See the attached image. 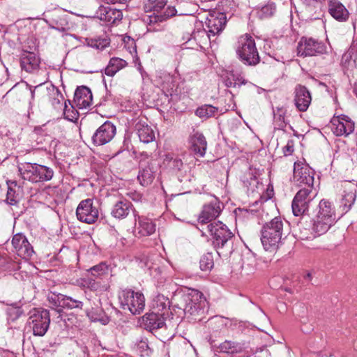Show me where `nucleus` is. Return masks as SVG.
<instances>
[{"label":"nucleus","instance_id":"obj_27","mask_svg":"<svg viewBox=\"0 0 357 357\" xmlns=\"http://www.w3.org/2000/svg\"><path fill=\"white\" fill-rule=\"evenodd\" d=\"M328 12L334 19L339 22H346L349 16L347 9L338 0L328 1Z\"/></svg>","mask_w":357,"mask_h":357},{"label":"nucleus","instance_id":"obj_12","mask_svg":"<svg viewBox=\"0 0 357 357\" xmlns=\"http://www.w3.org/2000/svg\"><path fill=\"white\" fill-rule=\"evenodd\" d=\"M76 215L80 222L93 224L98 219L99 212L98 208L93 205V199H86L81 201L78 204Z\"/></svg>","mask_w":357,"mask_h":357},{"label":"nucleus","instance_id":"obj_46","mask_svg":"<svg viewBox=\"0 0 357 357\" xmlns=\"http://www.w3.org/2000/svg\"><path fill=\"white\" fill-rule=\"evenodd\" d=\"M137 349L141 353V356L149 354V345L146 339L137 340L135 343Z\"/></svg>","mask_w":357,"mask_h":357},{"label":"nucleus","instance_id":"obj_25","mask_svg":"<svg viewBox=\"0 0 357 357\" xmlns=\"http://www.w3.org/2000/svg\"><path fill=\"white\" fill-rule=\"evenodd\" d=\"M50 25L59 31L70 29L68 15L62 10H56L51 14L49 20Z\"/></svg>","mask_w":357,"mask_h":357},{"label":"nucleus","instance_id":"obj_24","mask_svg":"<svg viewBox=\"0 0 357 357\" xmlns=\"http://www.w3.org/2000/svg\"><path fill=\"white\" fill-rule=\"evenodd\" d=\"M191 151L197 156L203 157L206 153L207 142L202 133L196 132L189 138Z\"/></svg>","mask_w":357,"mask_h":357},{"label":"nucleus","instance_id":"obj_33","mask_svg":"<svg viewBox=\"0 0 357 357\" xmlns=\"http://www.w3.org/2000/svg\"><path fill=\"white\" fill-rule=\"evenodd\" d=\"M245 349V344L231 340H225L217 348L218 352L234 354H239Z\"/></svg>","mask_w":357,"mask_h":357},{"label":"nucleus","instance_id":"obj_31","mask_svg":"<svg viewBox=\"0 0 357 357\" xmlns=\"http://www.w3.org/2000/svg\"><path fill=\"white\" fill-rule=\"evenodd\" d=\"M156 169L153 163H148L144 167H141L139 172L137 178L139 183L143 186H147L153 181L155 178Z\"/></svg>","mask_w":357,"mask_h":357},{"label":"nucleus","instance_id":"obj_26","mask_svg":"<svg viewBox=\"0 0 357 357\" xmlns=\"http://www.w3.org/2000/svg\"><path fill=\"white\" fill-rule=\"evenodd\" d=\"M143 324L146 330L152 332L165 326V316L152 311L144 315Z\"/></svg>","mask_w":357,"mask_h":357},{"label":"nucleus","instance_id":"obj_36","mask_svg":"<svg viewBox=\"0 0 357 357\" xmlns=\"http://www.w3.org/2000/svg\"><path fill=\"white\" fill-rule=\"evenodd\" d=\"M126 65L127 62L125 60L118 57H113L109 60L108 65L104 70V72L106 75L112 77L118 71L126 66Z\"/></svg>","mask_w":357,"mask_h":357},{"label":"nucleus","instance_id":"obj_34","mask_svg":"<svg viewBox=\"0 0 357 357\" xmlns=\"http://www.w3.org/2000/svg\"><path fill=\"white\" fill-rule=\"evenodd\" d=\"M176 10L174 7L169 6L162 14H152L148 16L146 22L149 24H154L158 22L166 21L169 17L176 15Z\"/></svg>","mask_w":357,"mask_h":357},{"label":"nucleus","instance_id":"obj_49","mask_svg":"<svg viewBox=\"0 0 357 357\" xmlns=\"http://www.w3.org/2000/svg\"><path fill=\"white\" fill-rule=\"evenodd\" d=\"M167 1L166 0H155L153 1L152 4V9L153 11V14H162L160 13L161 10L163 9L166 5Z\"/></svg>","mask_w":357,"mask_h":357},{"label":"nucleus","instance_id":"obj_9","mask_svg":"<svg viewBox=\"0 0 357 357\" xmlns=\"http://www.w3.org/2000/svg\"><path fill=\"white\" fill-rule=\"evenodd\" d=\"M317 194L314 187L302 188L298 190L291 203L293 214L295 216H301L307 212Z\"/></svg>","mask_w":357,"mask_h":357},{"label":"nucleus","instance_id":"obj_44","mask_svg":"<svg viewBox=\"0 0 357 357\" xmlns=\"http://www.w3.org/2000/svg\"><path fill=\"white\" fill-rule=\"evenodd\" d=\"M107 271L108 266L105 263L103 262L94 266L89 269V272L91 273V275L94 277H100L107 274Z\"/></svg>","mask_w":357,"mask_h":357},{"label":"nucleus","instance_id":"obj_35","mask_svg":"<svg viewBox=\"0 0 357 357\" xmlns=\"http://www.w3.org/2000/svg\"><path fill=\"white\" fill-rule=\"evenodd\" d=\"M169 301L162 295H158L153 301L152 311L163 316L168 315Z\"/></svg>","mask_w":357,"mask_h":357},{"label":"nucleus","instance_id":"obj_37","mask_svg":"<svg viewBox=\"0 0 357 357\" xmlns=\"http://www.w3.org/2000/svg\"><path fill=\"white\" fill-rule=\"evenodd\" d=\"M218 112V107L211 105H204L196 109L195 114L200 119L206 120L215 116Z\"/></svg>","mask_w":357,"mask_h":357},{"label":"nucleus","instance_id":"obj_55","mask_svg":"<svg viewBox=\"0 0 357 357\" xmlns=\"http://www.w3.org/2000/svg\"><path fill=\"white\" fill-rule=\"evenodd\" d=\"M40 85H41V84H39V85H38V86H35L33 89H31V98H32V99H33V98H34V96H35V91H36V89L38 87H39Z\"/></svg>","mask_w":357,"mask_h":357},{"label":"nucleus","instance_id":"obj_50","mask_svg":"<svg viewBox=\"0 0 357 357\" xmlns=\"http://www.w3.org/2000/svg\"><path fill=\"white\" fill-rule=\"evenodd\" d=\"M22 314V310L20 307L10 308L8 310V314H9L10 319H12L13 321H14L15 319H16L18 317H20Z\"/></svg>","mask_w":357,"mask_h":357},{"label":"nucleus","instance_id":"obj_41","mask_svg":"<svg viewBox=\"0 0 357 357\" xmlns=\"http://www.w3.org/2000/svg\"><path fill=\"white\" fill-rule=\"evenodd\" d=\"M213 265L214 262L211 254L207 253L202 257L199 261V266L202 271H209L213 268Z\"/></svg>","mask_w":357,"mask_h":357},{"label":"nucleus","instance_id":"obj_18","mask_svg":"<svg viewBox=\"0 0 357 357\" xmlns=\"http://www.w3.org/2000/svg\"><path fill=\"white\" fill-rule=\"evenodd\" d=\"M226 22V15L222 13L210 15L206 22L208 38H210L211 35L215 36L221 33L225 26Z\"/></svg>","mask_w":357,"mask_h":357},{"label":"nucleus","instance_id":"obj_19","mask_svg":"<svg viewBox=\"0 0 357 357\" xmlns=\"http://www.w3.org/2000/svg\"><path fill=\"white\" fill-rule=\"evenodd\" d=\"M12 244L19 256L24 258L32 256L33 253V248L22 234H15L12 239Z\"/></svg>","mask_w":357,"mask_h":357},{"label":"nucleus","instance_id":"obj_30","mask_svg":"<svg viewBox=\"0 0 357 357\" xmlns=\"http://www.w3.org/2000/svg\"><path fill=\"white\" fill-rule=\"evenodd\" d=\"M132 204L128 200H120L113 206L111 214L115 218L123 219L132 211Z\"/></svg>","mask_w":357,"mask_h":357},{"label":"nucleus","instance_id":"obj_29","mask_svg":"<svg viewBox=\"0 0 357 357\" xmlns=\"http://www.w3.org/2000/svg\"><path fill=\"white\" fill-rule=\"evenodd\" d=\"M135 129L137 131L139 140L145 144L155 139V132L145 122L139 121L136 123Z\"/></svg>","mask_w":357,"mask_h":357},{"label":"nucleus","instance_id":"obj_52","mask_svg":"<svg viewBox=\"0 0 357 357\" xmlns=\"http://www.w3.org/2000/svg\"><path fill=\"white\" fill-rule=\"evenodd\" d=\"M350 49H351L356 53V56H355V58L354 59V61L355 63H356L357 62V37L354 39L352 45L350 47Z\"/></svg>","mask_w":357,"mask_h":357},{"label":"nucleus","instance_id":"obj_3","mask_svg":"<svg viewBox=\"0 0 357 357\" xmlns=\"http://www.w3.org/2000/svg\"><path fill=\"white\" fill-rule=\"evenodd\" d=\"M336 222L335 209L331 202L321 200L319 204V211L312 219V229L317 236L325 234Z\"/></svg>","mask_w":357,"mask_h":357},{"label":"nucleus","instance_id":"obj_53","mask_svg":"<svg viewBox=\"0 0 357 357\" xmlns=\"http://www.w3.org/2000/svg\"><path fill=\"white\" fill-rule=\"evenodd\" d=\"M174 167H176L178 169H181V167L182 166L183 163L181 160H174Z\"/></svg>","mask_w":357,"mask_h":357},{"label":"nucleus","instance_id":"obj_32","mask_svg":"<svg viewBox=\"0 0 357 357\" xmlns=\"http://www.w3.org/2000/svg\"><path fill=\"white\" fill-rule=\"evenodd\" d=\"M135 220H138L137 231L142 236H150L155 231V225L153 221L144 216H139L135 213Z\"/></svg>","mask_w":357,"mask_h":357},{"label":"nucleus","instance_id":"obj_6","mask_svg":"<svg viewBox=\"0 0 357 357\" xmlns=\"http://www.w3.org/2000/svg\"><path fill=\"white\" fill-rule=\"evenodd\" d=\"M205 299L203 294L196 289H191L181 296L176 306L182 310L186 316H197L203 312Z\"/></svg>","mask_w":357,"mask_h":357},{"label":"nucleus","instance_id":"obj_40","mask_svg":"<svg viewBox=\"0 0 357 357\" xmlns=\"http://www.w3.org/2000/svg\"><path fill=\"white\" fill-rule=\"evenodd\" d=\"M276 10L275 4L268 2L258 11V16L261 19H266L273 16Z\"/></svg>","mask_w":357,"mask_h":357},{"label":"nucleus","instance_id":"obj_10","mask_svg":"<svg viewBox=\"0 0 357 357\" xmlns=\"http://www.w3.org/2000/svg\"><path fill=\"white\" fill-rule=\"evenodd\" d=\"M50 315L47 310L33 309L29 312L28 325L32 329L35 336H43L50 326Z\"/></svg>","mask_w":357,"mask_h":357},{"label":"nucleus","instance_id":"obj_54","mask_svg":"<svg viewBox=\"0 0 357 357\" xmlns=\"http://www.w3.org/2000/svg\"><path fill=\"white\" fill-rule=\"evenodd\" d=\"M305 280L310 281L312 278V275L310 272L307 273L304 276Z\"/></svg>","mask_w":357,"mask_h":357},{"label":"nucleus","instance_id":"obj_47","mask_svg":"<svg viewBox=\"0 0 357 357\" xmlns=\"http://www.w3.org/2000/svg\"><path fill=\"white\" fill-rule=\"evenodd\" d=\"M303 3L305 6L306 8L312 12L313 10L316 11L318 8L321 7V0H302Z\"/></svg>","mask_w":357,"mask_h":357},{"label":"nucleus","instance_id":"obj_8","mask_svg":"<svg viewBox=\"0 0 357 357\" xmlns=\"http://www.w3.org/2000/svg\"><path fill=\"white\" fill-rule=\"evenodd\" d=\"M121 307L129 310L132 314H139L144 309L145 298L143 294L130 289L122 290L119 294Z\"/></svg>","mask_w":357,"mask_h":357},{"label":"nucleus","instance_id":"obj_28","mask_svg":"<svg viewBox=\"0 0 357 357\" xmlns=\"http://www.w3.org/2000/svg\"><path fill=\"white\" fill-rule=\"evenodd\" d=\"M8 190L6 201L11 206H16L22 196V188L16 181H7Z\"/></svg>","mask_w":357,"mask_h":357},{"label":"nucleus","instance_id":"obj_43","mask_svg":"<svg viewBox=\"0 0 357 357\" xmlns=\"http://www.w3.org/2000/svg\"><path fill=\"white\" fill-rule=\"evenodd\" d=\"M356 53L354 52L351 49L349 48V50L345 52L341 59L342 64L345 67H349L351 66L354 63L355 66L357 65V62L355 63L354 61V59L355 58Z\"/></svg>","mask_w":357,"mask_h":357},{"label":"nucleus","instance_id":"obj_2","mask_svg":"<svg viewBox=\"0 0 357 357\" xmlns=\"http://www.w3.org/2000/svg\"><path fill=\"white\" fill-rule=\"evenodd\" d=\"M286 236L284 222L280 217H276L265 223L261 229V241L266 251L276 250Z\"/></svg>","mask_w":357,"mask_h":357},{"label":"nucleus","instance_id":"obj_56","mask_svg":"<svg viewBox=\"0 0 357 357\" xmlns=\"http://www.w3.org/2000/svg\"><path fill=\"white\" fill-rule=\"evenodd\" d=\"M218 319H219L222 323H223V322H225V321H227V319H224V318H222V317H220V318H218Z\"/></svg>","mask_w":357,"mask_h":357},{"label":"nucleus","instance_id":"obj_17","mask_svg":"<svg viewBox=\"0 0 357 357\" xmlns=\"http://www.w3.org/2000/svg\"><path fill=\"white\" fill-rule=\"evenodd\" d=\"M343 192L340 207L344 213L348 212L355 202L357 193V185L351 181H344L342 184Z\"/></svg>","mask_w":357,"mask_h":357},{"label":"nucleus","instance_id":"obj_1","mask_svg":"<svg viewBox=\"0 0 357 357\" xmlns=\"http://www.w3.org/2000/svg\"><path fill=\"white\" fill-rule=\"evenodd\" d=\"M212 236V243L220 257H228L234 251L235 236L222 222H213L206 226L205 235Z\"/></svg>","mask_w":357,"mask_h":357},{"label":"nucleus","instance_id":"obj_20","mask_svg":"<svg viewBox=\"0 0 357 357\" xmlns=\"http://www.w3.org/2000/svg\"><path fill=\"white\" fill-rule=\"evenodd\" d=\"M93 101L92 93L89 88L81 86L77 88L74 95V102L79 109L89 107Z\"/></svg>","mask_w":357,"mask_h":357},{"label":"nucleus","instance_id":"obj_42","mask_svg":"<svg viewBox=\"0 0 357 357\" xmlns=\"http://www.w3.org/2000/svg\"><path fill=\"white\" fill-rule=\"evenodd\" d=\"M84 286L91 291H101L104 289L100 280H96L93 278L88 277L84 280Z\"/></svg>","mask_w":357,"mask_h":357},{"label":"nucleus","instance_id":"obj_4","mask_svg":"<svg viewBox=\"0 0 357 357\" xmlns=\"http://www.w3.org/2000/svg\"><path fill=\"white\" fill-rule=\"evenodd\" d=\"M236 52L240 61L246 66H255L260 61L255 39L248 33L238 38Z\"/></svg>","mask_w":357,"mask_h":357},{"label":"nucleus","instance_id":"obj_13","mask_svg":"<svg viewBox=\"0 0 357 357\" xmlns=\"http://www.w3.org/2000/svg\"><path fill=\"white\" fill-rule=\"evenodd\" d=\"M314 170L306 164L295 162L294 166V181L303 188L314 187Z\"/></svg>","mask_w":357,"mask_h":357},{"label":"nucleus","instance_id":"obj_21","mask_svg":"<svg viewBox=\"0 0 357 357\" xmlns=\"http://www.w3.org/2000/svg\"><path fill=\"white\" fill-rule=\"evenodd\" d=\"M97 17L108 24H115L123 18V13L121 10L112 8L109 6H100L97 12Z\"/></svg>","mask_w":357,"mask_h":357},{"label":"nucleus","instance_id":"obj_16","mask_svg":"<svg viewBox=\"0 0 357 357\" xmlns=\"http://www.w3.org/2000/svg\"><path fill=\"white\" fill-rule=\"evenodd\" d=\"M115 134V126L109 121H106L94 132L92 136V142L96 146L104 145L109 142Z\"/></svg>","mask_w":357,"mask_h":357},{"label":"nucleus","instance_id":"obj_14","mask_svg":"<svg viewBox=\"0 0 357 357\" xmlns=\"http://www.w3.org/2000/svg\"><path fill=\"white\" fill-rule=\"evenodd\" d=\"M221 212L220 203L215 202H211L204 206L201 214L198 218V229L202 232V235H205L206 226L211 223Z\"/></svg>","mask_w":357,"mask_h":357},{"label":"nucleus","instance_id":"obj_45","mask_svg":"<svg viewBox=\"0 0 357 357\" xmlns=\"http://www.w3.org/2000/svg\"><path fill=\"white\" fill-rule=\"evenodd\" d=\"M237 79L234 77L233 73H227V75L223 77V82L225 85L228 88H236L240 84L237 82Z\"/></svg>","mask_w":357,"mask_h":357},{"label":"nucleus","instance_id":"obj_23","mask_svg":"<svg viewBox=\"0 0 357 357\" xmlns=\"http://www.w3.org/2000/svg\"><path fill=\"white\" fill-rule=\"evenodd\" d=\"M312 98L305 86L298 85L295 89V105L301 112H305L309 107Z\"/></svg>","mask_w":357,"mask_h":357},{"label":"nucleus","instance_id":"obj_51","mask_svg":"<svg viewBox=\"0 0 357 357\" xmlns=\"http://www.w3.org/2000/svg\"><path fill=\"white\" fill-rule=\"evenodd\" d=\"M294 151V144L292 141H289L287 145L283 148L284 155H289Z\"/></svg>","mask_w":357,"mask_h":357},{"label":"nucleus","instance_id":"obj_39","mask_svg":"<svg viewBox=\"0 0 357 357\" xmlns=\"http://www.w3.org/2000/svg\"><path fill=\"white\" fill-rule=\"evenodd\" d=\"M48 96L49 100L54 107L60 105L64 99L62 93L54 86L48 89Z\"/></svg>","mask_w":357,"mask_h":357},{"label":"nucleus","instance_id":"obj_15","mask_svg":"<svg viewBox=\"0 0 357 357\" xmlns=\"http://www.w3.org/2000/svg\"><path fill=\"white\" fill-rule=\"evenodd\" d=\"M331 129L336 136H348L355 128V123L347 115L334 116L331 120Z\"/></svg>","mask_w":357,"mask_h":357},{"label":"nucleus","instance_id":"obj_22","mask_svg":"<svg viewBox=\"0 0 357 357\" xmlns=\"http://www.w3.org/2000/svg\"><path fill=\"white\" fill-rule=\"evenodd\" d=\"M40 63V58L33 52L25 51L21 55L20 66L26 72H36L39 68Z\"/></svg>","mask_w":357,"mask_h":357},{"label":"nucleus","instance_id":"obj_38","mask_svg":"<svg viewBox=\"0 0 357 357\" xmlns=\"http://www.w3.org/2000/svg\"><path fill=\"white\" fill-rule=\"evenodd\" d=\"M87 316L93 321H100L102 324L106 325L109 323V319L106 316L102 309H92L86 312Z\"/></svg>","mask_w":357,"mask_h":357},{"label":"nucleus","instance_id":"obj_11","mask_svg":"<svg viewBox=\"0 0 357 357\" xmlns=\"http://www.w3.org/2000/svg\"><path fill=\"white\" fill-rule=\"evenodd\" d=\"M327 52L326 45L317 39L311 37L301 38L297 45V54L298 56H314Z\"/></svg>","mask_w":357,"mask_h":357},{"label":"nucleus","instance_id":"obj_5","mask_svg":"<svg viewBox=\"0 0 357 357\" xmlns=\"http://www.w3.org/2000/svg\"><path fill=\"white\" fill-rule=\"evenodd\" d=\"M48 299L50 303L54 306L51 309L52 316L56 315L55 321L57 323L60 321L66 322V315L63 312V309L82 310L84 305L81 301L61 294L50 296Z\"/></svg>","mask_w":357,"mask_h":357},{"label":"nucleus","instance_id":"obj_48","mask_svg":"<svg viewBox=\"0 0 357 357\" xmlns=\"http://www.w3.org/2000/svg\"><path fill=\"white\" fill-rule=\"evenodd\" d=\"M73 106L70 108H68L66 102H65V106L63 108V115L65 119L68 121H73L77 119V113L75 112L73 109H72Z\"/></svg>","mask_w":357,"mask_h":357},{"label":"nucleus","instance_id":"obj_7","mask_svg":"<svg viewBox=\"0 0 357 357\" xmlns=\"http://www.w3.org/2000/svg\"><path fill=\"white\" fill-rule=\"evenodd\" d=\"M19 170L24 180H28L33 183L49 181L54 174L52 168L38 163H25L19 168Z\"/></svg>","mask_w":357,"mask_h":357}]
</instances>
